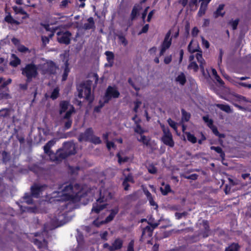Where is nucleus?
Listing matches in <instances>:
<instances>
[{
	"label": "nucleus",
	"instance_id": "nucleus-1",
	"mask_svg": "<svg viewBox=\"0 0 251 251\" xmlns=\"http://www.w3.org/2000/svg\"><path fill=\"white\" fill-rule=\"evenodd\" d=\"M74 187L72 184L66 185L62 191L57 192L56 195L54 196L55 201L65 202L69 201L67 203H65L63 206L66 207L67 204L70 202L75 203L79 202L81 198L77 193H75L73 191Z\"/></svg>",
	"mask_w": 251,
	"mask_h": 251
},
{
	"label": "nucleus",
	"instance_id": "nucleus-2",
	"mask_svg": "<svg viewBox=\"0 0 251 251\" xmlns=\"http://www.w3.org/2000/svg\"><path fill=\"white\" fill-rule=\"evenodd\" d=\"M76 153L75 145L71 142H65L63 144V149H58L55 154V160L62 161L72 155Z\"/></svg>",
	"mask_w": 251,
	"mask_h": 251
},
{
	"label": "nucleus",
	"instance_id": "nucleus-3",
	"mask_svg": "<svg viewBox=\"0 0 251 251\" xmlns=\"http://www.w3.org/2000/svg\"><path fill=\"white\" fill-rule=\"evenodd\" d=\"M78 140L79 142L83 141H89L95 145L101 143L100 138L94 135V132L92 127L87 128L84 132L81 133L78 136Z\"/></svg>",
	"mask_w": 251,
	"mask_h": 251
},
{
	"label": "nucleus",
	"instance_id": "nucleus-4",
	"mask_svg": "<svg viewBox=\"0 0 251 251\" xmlns=\"http://www.w3.org/2000/svg\"><path fill=\"white\" fill-rule=\"evenodd\" d=\"M22 74L26 77V81L30 82L33 78H35L38 74V67L33 63L26 64L22 69Z\"/></svg>",
	"mask_w": 251,
	"mask_h": 251
},
{
	"label": "nucleus",
	"instance_id": "nucleus-5",
	"mask_svg": "<svg viewBox=\"0 0 251 251\" xmlns=\"http://www.w3.org/2000/svg\"><path fill=\"white\" fill-rule=\"evenodd\" d=\"M107 201V198L102 194L101 190H100V197L93 203L91 212L99 214L101 210L106 208L108 204L105 202Z\"/></svg>",
	"mask_w": 251,
	"mask_h": 251
},
{
	"label": "nucleus",
	"instance_id": "nucleus-6",
	"mask_svg": "<svg viewBox=\"0 0 251 251\" xmlns=\"http://www.w3.org/2000/svg\"><path fill=\"white\" fill-rule=\"evenodd\" d=\"M2 82L3 83L0 85V100L9 99L10 98L9 94V89L7 85L11 83L12 79L9 78L5 80V78L0 77V84Z\"/></svg>",
	"mask_w": 251,
	"mask_h": 251
},
{
	"label": "nucleus",
	"instance_id": "nucleus-7",
	"mask_svg": "<svg viewBox=\"0 0 251 251\" xmlns=\"http://www.w3.org/2000/svg\"><path fill=\"white\" fill-rule=\"evenodd\" d=\"M81 89L79 90L78 96L79 98H84L89 103L94 100V97L91 96V88L89 84H82Z\"/></svg>",
	"mask_w": 251,
	"mask_h": 251
},
{
	"label": "nucleus",
	"instance_id": "nucleus-8",
	"mask_svg": "<svg viewBox=\"0 0 251 251\" xmlns=\"http://www.w3.org/2000/svg\"><path fill=\"white\" fill-rule=\"evenodd\" d=\"M171 35V31L169 30L166 34L160 46L159 56L163 55L166 51L170 48L172 43V37Z\"/></svg>",
	"mask_w": 251,
	"mask_h": 251
},
{
	"label": "nucleus",
	"instance_id": "nucleus-9",
	"mask_svg": "<svg viewBox=\"0 0 251 251\" xmlns=\"http://www.w3.org/2000/svg\"><path fill=\"white\" fill-rule=\"evenodd\" d=\"M120 95V92L116 87L108 86L103 96L104 103H108L112 98L116 99L119 98Z\"/></svg>",
	"mask_w": 251,
	"mask_h": 251
},
{
	"label": "nucleus",
	"instance_id": "nucleus-10",
	"mask_svg": "<svg viewBox=\"0 0 251 251\" xmlns=\"http://www.w3.org/2000/svg\"><path fill=\"white\" fill-rule=\"evenodd\" d=\"M57 40L60 43L65 45H69L71 42L72 33L69 31H59L57 32Z\"/></svg>",
	"mask_w": 251,
	"mask_h": 251
},
{
	"label": "nucleus",
	"instance_id": "nucleus-11",
	"mask_svg": "<svg viewBox=\"0 0 251 251\" xmlns=\"http://www.w3.org/2000/svg\"><path fill=\"white\" fill-rule=\"evenodd\" d=\"M57 68L53 61H49L43 65L42 71L44 74L54 75L56 73Z\"/></svg>",
	"mask_w": 251,
	"mask_h": 251
},
{
	"label": "nucleus",
	"instance_id": "nucleus-12",
	"mask_svg": "<svg viewBox=\"0 0 251 251\" xmlns=\"http://www.w3.org/2000/svg\"><path fill=\"white\" fill-rule=\"evenodd\" d=\"M46 185H40L34 183L30 187L31 194L33 198H38L40 197V194L43 191Z\"/></svg>",
	"mask_w": 251,
	"mask_h": 251
},
{
	"label": "nucleus",
	"instance_id": "nucleus-13",
	"mask_svg": "<svg viewBox=\"0 0 251 251\" xmlns=\"http://www.w3.org/2000/svg\"><path fill=\"white\" fill-rule=\"evenodd\" d=\"M28 168L29 171L34 173L38 177L42 176L45 175L47 172V170L46 169L36 164H34L28 166Z\"/></svg>",
	"mask_w": 251,
	"mask_h": 251
},
{
	"label": "nucleus",
	"instance_id": "nucleus-14",
	"mask_svg": "<svg viewBox=\"0 0 251 251\" xmlns=\"http://www.w3.org/2000/svg\"><path fill=\"white\" fill-rule=\"evenodd\" d=\"M5 13L6 14V16L4 17V21L11 25H20L21 23L19 22L18 21L14 19L13 17L12 16L10 12H7V10H5Z\"/></svg>",
	"mask_w": 251,
	"mask_h": 251
},
{
	"label": "nucleus",
	"instance_id": "nucleus-15",
	"mask_svg": "<svg viewBox=\"0 0 251 251\" xmlns=\"http://www.w3.org/2000/svg\"><path fill=\"white\" fill-rule=\"evenodd\" d=\"M123 245V240L120 238H116L112 243L110 247V251H115L121 249Z\"/></svg>",
	"mask_w": 251,
	"mask_h": 251
},
{
	"label": "nucleus",
	"instance_id": "nucleus-16",
	"mask_svg": "<svg viewBox=\"0 0 251 251\" xmlns=\"http://www.w3.org/2000/svg\"><path fill=\"white\" fill-rule=\"evenodd\" d=\"M119 209L118 207H116L110 210V214L105 218L104 221H101V223H108L112 221L115 216L119 212Z\"/></svg>",
	"mask_w": 251,
	"mask_h": 251
},
{
	"label": "nucleus",
	"instance_id": "nucleus-17",
	"mask_svg": "<svg viewBox=\"0 0 251 251\" xmlns=\"http://www.w3.org/2000/svg\"><path fill=\"white\" fill-rule=\"evenodd\" d=\"M211 0H204L201 1V3L198 13V16L199 17H201L202 15L205 14L207 8L208 4L211 1Z\"/></svg>",
	"mask_w": 251,
	"mask_h": 251
},
{
	"label": "nucleus",
	"instance_id": "nucleus-18",
	"mask_svg": "<svg viewBox=\"0 0 251 251\" xmlns=\"http://www.w3.org/2000/svg\"><path fill=\"white\" fill-rule=\"evenodd\" d=\"M56 143L55 139H52L48 141L45 145L44 146V152L46 154L50 155L51 154H53V151L50 150V148L54 145Z\"/></svg>",
	"mask_w": 251,
	"mask_h": 251
},
{
	"label": "nucleus",
	"instance_id": "nucleus-19",
	"mask_svg": "<svg viewBox=\"0 0 251 251\" xmlns=\"http://www.w3.org/2000/svg\"><path fill=\"white\" fill-rule=\"evenodd\" d=\"M12 8L15 14H21L25 15V16L23 17V19H25L29 17V15L22 7L14 5L12 6Z\"/></svg>",
	"mask_w": 251,
	"mask_h": 251
},
{
	"label": "nucleus",
	"instance_id": "nucleus-20",
	"mask_svg": "<svg viewBox=\"0 0 251 251\" xmlns=\"http://www.w3.org/2000/svg\"><path fill=\"white\" fill-rule=\"evenodd\" d=\"M161 141L165 145L171 148L175 146V142L173 138V135L162 136L161 138Z\"/></svg>",
	"mask_w": 251,
	"mask_h": 251
},
{
	"label": "nucleus",
	"instance_id": "nucleus-21",
	"mask_svg": "<svg viewBox=\"0 0 251 251\" xmlns=\"http://www.w3.org/2000/svg\"><path fill=\"white\" fill-rule=\"evenodd\" d=\"M153 228L147 226L143 228L142 232V238L150 237L152 235Z\"/></svg>",
	"mask_w": 251,
	"mask_h": 251
},
{
	"label": "nucleus",
	"instance_id": "nucleus-22",
	"mask_svg": "<svg viewBox=\"0 0 251 251\" xmlns=\"http://www.w3.org/2000/svg\"><path fill=\"white\" fill-rule=\"evenodd\" d=\"M88 23H85L83 25V28L85 30L92 29L95 27V22L93 18L90 17L87 19Z\"/></svg>",
	"mask_w": 251,
	"mask_h": 251
},
{
	"label": "nucleus",
	"instance_id": "nucleus-23",
	"mask_svg": "<svg viewBox=\"0 0 251 251\" xmlns=\"http://www.w3.org/2000/svg\"><path fill=\"white\" fill-rule=\"evenodd\" d=\"M224 6L225 5L224 4H221L219 5L218 8L214 13V17L215 18H217L219 16L223 17L225 15V12L223 13L221 12V11L224 9Z\"/></svg>",
	"mask_w": 251,
	"mask_h": 251
},
{
	"label": "nucleus",
	"instance_id": "nucleus-24",
	"mask_svg": "<svg viewBox=\"0 0 251 251\" xmlns=\"http://www.w3.org/2000/svg\"><path fill=\"white\" fill-rule=\"evenodd\" d=\"M65 68L64 70V72L62 75V80L65 81L67 80L68 74L70 72V69L69 67V64L68 60H66L65 62Z\"/></svg>",
	"mask_w": 251,
	"mask_h": 251
},
{
	"label": "nucleus",
	"instance_id": "nucleus-25",
	"mask_svg": "<svg viewBox=\"0 0 251 251\" xmlns=\"http://www.w3.org/2000/svg\"><path fill=\"white\" fill-rule=\"evenodd\" d=\"M69 105V101H66V100L61 101L59 103V106H60L59 113L60 114H61L65 112L68 108Z\"/></svg>",
	"mask_w": 251,
	"mask_h": 251
},
{
	"label": "nucleus",
	"instance_id": "nucleus-26",
	"mask_svg": "<svg viewBox=\"0 0 251 251\" xmlns=\"http://www.w3.org/2000/svg\"><path fill=\"white\" fill-rule=\"evenodd\" d=\"M176 81L178 82L180 85H184L186 82V78L185 74L181 72L176 78Z\"/></svg>",
	"mask_w": 251,
	"mask_h": 251
},
{
	"label": "nucleus",
	"instance_id": "nucleus-27",
	"mask_svg": "<svg viewBox=\"0 0 251 251\" xmlns=\"http://www.w3.org/2000/svg\"><path fill=\"white\" fill-rule=\"evenodd\" d=\"M12 57L14 59L10 62L9 64L13 67H16L21 64V59L15 54H12Z\"/></svg>",
	"mask_w": 251,
	"mask_h": 251
},
{
	"label": "nucleus",
	"instance_id": "nucleus-28",
	"mask_svg": "<svg viewBox=\"0 0 251 251\" xmlns=\"http://www.w3.org/2000/svg\"><path fill=\"white\" fill-rule=\"evenodd\" d=\"M106 56L107 61L110 63V66H112L114 63V54L113 52L110 51H106L105 52Z\"/></svg>",
	"mask_w": 251,
	"mask_h": 251
},
{
	"label": "nucleus",
	"instance_id": "nucleus-29",
	"mask_svg": "<svg viewBox=\"0 0 251 251\" xmlns=\"http://www.w3.org/2000/svg\"><path fill=\"white\" fill-rule=\"evenodd\" d=\"M240 248L238 243H233L226 247L225 251H239Z\"/></svg>",
	"mask_w": 251,
	"mask_h": 251
},
{
	"label": "nucleus",
	"instance_id": "nucleus-30",
	"mask_svg": "<svg viewBox=\"0 0 251 251\" xmlns=\"http://www.w3.org/2000/svg\"><path fill=\"white\" fill-rule=\"evenodd\" d=\"M210 150L215 151L217 153L220 154V156L222 159H224L225 157V153L222 149L220 147L211 146Z\"/></svg>",
	"mask_w": 251,
	"mask_h": 251
},
{
	"label": "nucleus",
	"instance_id": "nucleus-31",
	"mask_svg": "<svg viewBox=\"0 0 251 251\" xmlns=\"http://www.w3.org/2000/svg\"><path fill=\"white\" fill-rule=\"evenodd\" d=\"M138 141L142 143L146 146L150 145L151 139L149 137H147L145 135L141 134L140 138L137 139Z\"/></svg>",
	"mask_w": 251,
	"mask_h": 251
},
{
	"label": "nucleus",
	"instance_id": "nucleus-32",
	"mask_svg": "<svg viewBox=\"0 0 251 251\" xmlns=\"http://www.w3.org/2000/svg\"><path fill=\"white\" fill-rule=\"evenodd\" d=\"M32 198H33L30 193H25L24 196L23 198V201L25 202L28 204H32L33 202V200L32 199Z\"/></svg>",
	"mask_w": 251,
	"mask_h": 251
},
{
	"label": "nucleus",
	"instance_id": "nucleus-33",
	"mask_svg": "<svg viewBox=\"0 0 251 251\" xmlns=\"http://www.w3.org/2000/svg\"><path fill=\"white\" fill-rule=\"evenodd\" d=\"M202 51L200 49V50L196 53V58L198 62L200 64V67H202V65L204 63V60L202 57Z\"/></svg>",
	"mask_w": 251,
	"mask_h": 251
},
{
	"label": "nucleus",
	"instance_id": "nucleus-34",
	"mask_svg": "<svg viewBox=\"0 0 251 251\" xmlns=\"http://www.w3.org/2000/svg\"><path fill=\"white\" fill-rule=\"evenodd\" d=\"M217 106L221 110L226 113H230L232 112V110L230 107L227 104H218Z\"/></svg>",
	"mask_w": 251,
	"mask_h": 251
},
{
	"label": "nucleus",
	"instance_id": "nucleus-35",
	"mask_svg": "<svg viewBox=\"0 0 251 251\" xmlns=\"http://www.w3.org/2000/svg\"><path fill=\"white\" fill-rule=\"evenodd\" d=\"M202 226L204 229V232H203V236L204 237H207V236H208V232L210 231V227L208 221H203L202 222Z\"/></svg>",
	"mask_w": 251,
	"mask_h": 251
},
{
	"label": "nucleus",
	"instance_id": "nucleus-36",
	"mask_svg": "<svg viewBox=\"0 0 251 251\" xmlns=\"http://www.w3.org/2000/svg\"><path fill=\"white\" fill-rule=\"evenodd\" d=\"M10 111V109L8 108H4L0 109V117L6 118L9 116Z\"/></svg>",
	"mask_w": 251,
	"mask_h": 251
},
{
	"label": "nucleus",
	"instance_id": "nucleus-37",
	"mask_svg": "<svg viewBox=\"0 0 251 251\" xmlns=\"http://www.w3.org/2000/svg\"><path fill=\"white\" fill-rule=\"evenodd\" d=\"M69 173L71 175H76L78 174V171L80 170V167L79 166H69Z\"/></svg>",
	"mask_w": 251,
	"mask_h": 251
},
{
	"label": "nucleus",
	"instance_id": "nucleus-38",
	"mask_svg": "<svg viewBox=\"0 0 251 251\" xmlns=\"http://www.w3.org/2000/svg\"><path fill=\"white\" fill-rule=\"evenodd\" d=\"M20 209L22 212H27L29 213H34L36 210V208L35 207H25L21 205L20 206Z\"/></svg>",
	"mask_w": 251,
	"mask_h": 251
},
{
	"label": "nucleus",
	"instance_id": "nucleus-39",
	"mask_svg": "<svg viewBox=\"0 0 251 251\" xmlns=\"http://www.w3.org/2000/svg\"><path fill=\"white\" fill-rule=\"evenodd\" d=\"M187 140L193 144H195L197 142V139L194 134H191L189 132H186Z\"/></svg>",
	"mask_w": 251,
	"mask_h": 251
},
{
	"label": "nucleus",
	"instance_id": "nucleus-40",
	"mask_svg": "<svg viewBox=\"0 0 251 251\" xmlns=\"http://www.w3.org/2000/svg\"><path fill=\"white\" fill-rule=\"evenodd\" d=\"M75 112V108L73 105H72L70 109L67 111L63 118L64 119H71V115L73 113Z\"/></svg>",
	"mask_w": 251,
	"mask_h": 251
},
{
	"label": "nucleus",
	"instance_id": "nucleus-41",
	"mask_svg": "<svg viewBox=\"0 0 251 251\" xmlns=\"http://www.w3.org/2000/svg\"><path fill=\"white\" fill-rule=\"evenodd\" d=\"M202 119L209 128H211V126L214 125L213 121L212 119H209L208 115L203 116Z\"/></svg>",
	"mask_w": 251,
	"mask_h": 251
},
{
	"label": "nucleus",
	"instance_id": "nucleus-42",
	"mask_svg": "<svg viewBox=\"0 0 251 251\" xmlns=\"http://www.w3.org/2000/svg\"><path fill=\"white\" fill-rule=\"evenodd\" d=\"M138 7H139V6H137L134 5L131 11L130 14V19L131 20H134L138 13L139 9L138 8Z\"/></svg>",
	"mask_w": 251,
	"mask_h": 251
},
{
	"label": "nucleus",
	"instance_id": "nucleus-43",
	"mask_svg": "<svg viewBox=\"0 0 251 251\" xmlns=\"http://www.w3.org/2000/svg\"><path fill=\"white\" fill-rule=\"evenodd\" d=\"M160 126L163 133L162 136H172V134L168 127H166L164 125H160Z\"/></svg>",
	"mask_w": 251,
	"mask_h": 251
},
{
	"label": "nucleus",
	"instance_id": "nucleus-44",
	"mask_svg": "<svg viewBox=\"0 0 251 251\" xmlns=\"http://www.w3.org/2000/svg\"><path fill=\"white\" fill-rule=\"evenodd\" d=\"M211 130L212 131L213 133L216 136H218L219 138H224L225 137V135L222 133H220L217 127L213 125L212 126H211V128H210Z\"/></svg>",
	"mask_w": 251,
	"mask_h": 251
},
{
	"label": "nucleus",
	"instance_id": "nucleus-45",
	"mask_svg": "<svg viewBox=\"0 0 251 251\" xmlns=\"http://www.w3.org/2000/svg\"><path fill=\"white\" fill-rule=\"evenodd\" d=\"M160 191L163 195L166 196L169 193L171 192V188L169 184H166L164 188L162 187L160 188Z\"/></svg>",
	"mask_w": 251,
	"mask_h": 251
},
{
	"label": "nucleus",
	"instance_id": "nucleus-46",
	"mask_svg": "<svg viewBox=\"0 0 251 251\" xmlns=\"http://www.w3.org/2000/svg\"><path fill=\"white\" fill-rule=\"evenodd\" d=\"M239 19H236L235 20H230L228 24L230 25L233 30H235L237 28V26L239 24Z\"/></svg>",
	"mask_w": 251,
	"mask_h": 251
},
{
	"label": "nucleus",
	"instance_id": "nucleus-47",
	"mask_svg": "<svg viewBox=\"0 0 251 251\" xmlns=\"http://www.w3.org/2000/svg\"><path fill=\"white\" fill-rule=\"evenodd\" d=\"M181 113L182 116V119L185 122L189 121L191 117L190 114L186 112L184 109H181Z\"/></svg>",
	"mask_w": 251,
	"mask_h": 251
},
{
	"label": "nucleus",
	"instance_id": "nucleus-48",
	"mask_svg": "<svg viewBox=\"0 0 251 251\" xmlns=\"http://www.w3.org/2000/svg\"><path fill=\"white\" fill-rule=\"evenodd\" d=\"M59 90L58 88L56 87V88H54L53 89V91L52 92L51 95H50V98L52 100H55L59 97Z\"/></svg>",
	"mask_w": 251,
	"mask_h": 251
},
{
	"label": "nucleus",
	"instance_id": "nucleus-49",
	"mask_svg": "<svg viewBox=\"0 0 251 251\" xmlns=\"http://www.w3.org/2000/svg\"><path fill=\"white\" fill-rule=\"evenodd\" d=\"M117 157H118V163L120 164H121L123 163L126 162L129 160V158L127 156L122 157L120 155V153H118L117 154Z\"/></svg>",
	"mask_w": 251,
	"mask_h": 251
},
{
	"label": "nucleus",
	"instance_id": "nucleus-50",
	"mask_svg": "<svg viewBox=\"0 0 251 251\" xmlns=\"http://www.w3.org/2000/svg\"><path fill=\"white\" fill-rule=\"evenodd\" d=\"M188 69L189 70H193L194 72H196L199 70V66L197 63L194 62H190L188 66Z\"/></svg>",
	"mask_w": 251,
	"mask_h": 251
},
{
	"label": "nucleus",
	"instance_id": "nucleus-51",
	"mask_svg": "<svg viewBox=\"0 0 251 251\" xmlns=\"http://www.w3.org/2000/svg\"><path fill=\"white\" fill-rule=\"evenodd\" d=\"M134 131L135 132L137 133L140 135L143 134L144 133V130L142 128L140 123H138V122H137V124H136V127L134 128Z\"/></svg>",
	"mask_w": 251,
	"mask_h": 251
},
{
	"label": "nucleus",
	"instance_id": "nucleus-52",
	"mask_svg": "<svg viewBox=\"0 0 251 251\" xmlns=\"http://www.w3.org/2000/svg\"><path fill=\"white\" fill-rule=\"evenodd\" d=\"M234 96L239 100V101H244L246 102H251V101L249 99L246 98V97L239 95V94H235Z\"/></svg>",
	"mask_w": 251,
	"mask_h": 251
},
{
	"label": "nucleus",
	"instance_id": "nucleus-53",
	"mask_svg": "<svg viewBox=\"0 0 251 251\" xmlns=\"http://www.w3.org/2000/svg\"><path fill=\"white\" fill-rule=\"evenodd\" d=\"M148 197H149V201L150 204L151 206H156V208L158 207V205L156 204V203L154 201L153 199L152 198L151 194L148 192L147 194Z\"/></svg>",
	"mask_w": 251,
	"mask_h": 251
},
{
	"label": "nucleus",
	"instance_id": "nucleus-54",
	"mask_svg": "<svg viewBox=\"0 0 251 251\" xmlns=\"http://www.w3.org/2000/svg\"><path fill=\"white\" fill-rule=\"evenodd\" d=\"M167 122L169 126L172 127L174 130H177V126L176 123L172 120L171 118H169L167 120Z\"/></svg>",
	"mask_w": 251,
	"mask_h": 251
},
{
	"label": "nucleus",
	"instance_id": "nucleus-55",
	"mask_svg": "<svg viewBox=\"0 0 251 251\" xmlns=\"http://www.w3.org/2000/svg\"><path fill=\"white\" fill-rule=\"evenodd\" d=\"M118 39H119V41H120V42L124 46H126L127 45L128 42L124 36H123L122 35H120L118 36Z\"/></svg>",
	"mask_w": 251,
	"mask_h": 251
},
{
	"label": "nucleus",
	"instance_id": "nucleus-56",
	"mask_svg": "<svg viewBox=\"0 0 251 251\" xmlns=\"http://www.w3.org/2000/svg\"><path fill=\"white\" fill-rule=\"evenodd\" d=\"M124 180L127 181V182H131L132 183H134V178H133V177L132 175L131 174L129 173L128 174L127 176H126L125 177V178H124Z\"/></svg>",
	"mask_w": 251,
	"mask_h": 251
},
{
	"label": "nucleus",
	"instance_id": "nucleus-57",
	"mask_svg": "<svg viewBox=\"0 0 251 251\" xmlns=\"http://www.w3.org/2000/svg\"><path fill=\"white\" fill-rule=\"evenodd\" d=\"M67 121L65 122L64 128L65 130L71 128L72 125V119H66Z\"/></svg>",
	"mask_w": 251,
	"mask_h": 251
},
{
	"label": "nucleus",
	"instance_id": "nucleus-58",
	"mask_svg": "<svg viewBox=\"0 0 251 251\" xmlns=\"http://www.w3.org/2000/svg\"><path fill=\"white\" fill-rule=\"evenodd\" d=\"M134 103L135 106L133 109V111L136 113L138 112V108L141 104L142 102L140 100H137L134 102Z\"/></svg>",
	"mask_w": 251,
	"mask_h": 251
},
{
	"label": "nucleus",
	"instance_id": "nucleus-59",
	"mask_svg": "<svg viewBox=\"0 0 251 251\" xmlns=\"http://www.w3.org/2000/svg\"><path fill=\"white\" fill-rule=\"evenodd\" d=\"M192 44V41L189 43L188 46V50L189 52H190L191 53H194L195 52H198L200 50V48H199V49H195L191 47Z\"/></svg>",
	"mask_w": 251,
	"mask_h": 251
},
{
	"label": "nucleus",
	"instance_id": "nucleus-60",
	"mask_svg": "<svg viewBox=\"0 0 251 251\" xmlns=\"http://www.w3.org/2000/svg\"><path fill=\"white\" fill-rule=\"evenodd\" d=\"M224 54V51L222 49H219V55L218 56V64L219 65H220V64L222 62V57L223 55Z\"/></svg>",
	"mask_w": 251,
	"mask_h": 251
},
{
	"label": "nucleus",
	"instance_id": "nucleus-61",
	"mask_svg": "<svg viewBox=\"0 0 251 251\" xmlns=\"http://www.w3.org/2000/svg\"><path fill=\"white\" fill-rule=\"evenodd\" d=\"M148 172L151 174H155L157 173V169L153 165H151L148 169Z\"/></svg>",
	"mask_w": 251,
	"mask_h": 251
},
{
	"label": "nucleus",
	"instance_id": "nucleus-62",
	"mask_svg": "<svg viewBox=\"0 0 251 251\" xmlns=\"http://www.w3.org/2000/svg\"><path fill=\"white\" fill-rule=\"evenodd\" d=\"M2 156L3 162H6L9 159L8 153L5 151L2 152Z\"/></svg>",
	"mask_w": 251,
	"mask_h": 251
},
{
	"label": "nucleus",
	"instance_id": "nucleus-63",
	"mask_svg": "<svg viewBox=\"0 0 251 251\" xmlns=\"http://www.w3.org/2000/svg\"><path fill=\"white\" fill-rule=\"evenodd\" d=\"M200 31L198 28L196 26H195L193 28L191 32V35L193 37H196L198 35Z\"/></svg>",
	"mask_w": 251,
	"mask_h": 251
},
{
	"label": "nucleus",
	"instance_id": "nucleus-64",
	"mask_svg": "<svg viewBox=\"0 0 251 251\" xmlns=\"http://www.w3.org/2000/svg\"><path fill=\"white\" fill-rule=\"evenodd\" d=\"M126 251H134V241L131 240L128 245Z\"/></svg>",
	"mask_w": 251,
	"mask_h": 251
}]
</instances>
